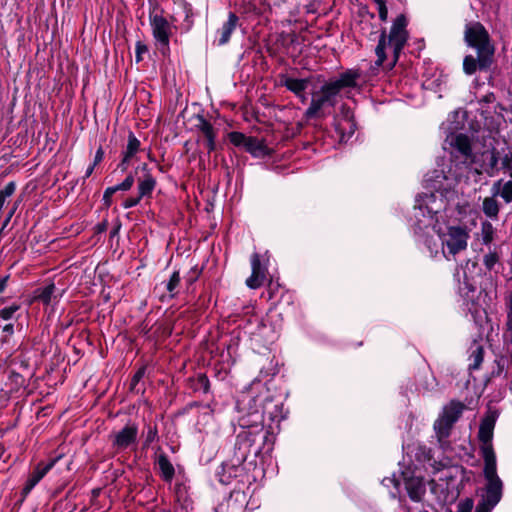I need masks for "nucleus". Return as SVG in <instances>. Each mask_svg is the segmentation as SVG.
Returning <instances> with one entry per match:
<instances>
[{"label":"nucleus","instance_id":"49","mask_svg":"<svg viewBox=\"0 0 512 512\" xmlns=\"http://www.w3.org/2000/svg\"><path fill=\"white\" fill-rule=\"evenodd\" d=\"M3 332L8 334V335H12L13 332H14V327L12 324H7L3 327Z\"/></svg>","mask_w":512,"mask_h":512},{"label":"nucleus","instance_id":"41","mask_svg":"<svg viewBox=\"0 0 512 512\" xmlns=\"http://www.w3.org/2000/svg\"><path fill=\"white\" fill-rule=\"evenodd\" d=\"M227 509H231L232 512H242V506L238 505L232 499H229L226 503Z\"/></svg>","mask_w":512,"mask_h":512},{"label":"nucleus","instance_id":"23","mask_svg":"<svg viewBox=\"0 0 512 512\" xmlns=\"http://www.w3.org/2000/svg\"><path fill=\"white\" fill-rule=\"evenodd\" d=\"M492 195L500 196L506 203H510L512 201V181H507L505 183L498 181L494 183L492 187Z\"/></svg>","mask_w":512,"mask_h":512},{"label":"nucleus","instance_id":"45","mask_svg":"<svg viewBox=\"0 0 512 512\" xmlns=\"http://www.w3.org/2000/svg\"><path fill=\"white\" fill-rule=\"evenodd\" d=\"M131 159L126 158V156L123 155L121 162L118 165V168L121 169L122 172H125L129 166Z\"/></svg>","mask_w":512,"mask_h":512},{"label":"nucleus","instance_id":"48","mask_svg":"<svg viewBox=\"0 0 512 512\" xmlns=\"http://www.w3.org/2000/svg\"><path fill=\"white\" fill-rule=\"evenodd\" d=\"M8 278V276H5L0 279V294L5 290Z\"/></svg>","mask_w":512,"mask_h":512},{"label":"nucleus","instance_id":"7","mask_svg":"<svg viewBox=\"0 0 512 512\" xmlns=\"http://www.w3.org/2000/svg\"><path fill=\"white\" fill-rule=\"evenodd\" d=\"M497 418V411L489 410L482 419L479 426L478 439L481 443L480 453L484 460V465L497 464L496 455L492 444Z\"/></svg>","mask_w":512,"mask_h":512},{"label":"nucleus","instance_id":"44","mask_svg":"<svg viewBox=\"0 0 512 512\" xmlns=\"http://www.w3.org/2000/svg\"><path fill=\"white\" fill-rule=\"evenodd\" d=\"M144 373H145V369L144 368H141L139 369L135 375L133 376V379H132V385H136L139 380L144 376Z\"/></svg>","mask_w":512,"mask_h":512},{"label":"nucleus","instance_id":"53","mask_svg":"<svg viewBox=\"0 0 512 512\" xmlns=\"http://www.w3.org/2000/svg\"><path fill=\"white\" fill-rule=\"evenodd\" d=\"M103 202L105 206L109 207L112 203V196H109V198H105V194H103Z\"/></svg>","mask_w":512,"mask_h":512},{"label":"nucleus","instance_id":"51","mask_svg":"<svg viewBox=\"0 0 512 512\" xmlns=\"http://www.w3.org/2000/svg\"><path fill=\"white\" fill-rule=\"evenodd\" d=\"M222 469H223V471H224V472H226V470H227V469H232V470H234V475H235V476H236V473H237V471H238V467H235V466H233V465H228V464L223 465Z\"/></svg>","mask_w":512,"mask_h":512},{"label":"nucleus","instance_id":"20","mask_svg":"<svg viewBox=\"0 0 512 512\" xmlns=\"http://www.w3.org/2000/svg\"><path fill=\"white\" fill-rule=\"evenodd\" d=\"M360 77L358 70H348L342 73L337 79L328 81L334 89L340 93L343 88L354 87L356 80Z\"/></svg>","mask_w":512,"mask_h":512},{"label":"nucleus","instance_id":"4","mask_svg":"<svg viewBox=\"0 0 512 512\" xmlns=\"http://www.w3.org/2000/svg\"><path fill=\"white\" fill-rule=\"evenodd\" d=\"M467 44L477 51V59L467 55L463 61V70L467 75H472L477 69L485 70L492 63L494 47L489 41V34L484 26L478 22L470 24L465 30Z\"/></svg>","mask_w":512,"mask_h":512},{"label":"nucleus","instance_id":"8","mask_svg":"<svg viewBox=\"0 0 512 512\" xmlns=\"http://www.w3.org/2000/svg\"><path fill=\"white\" fill-rule=\"evenodd\" d=\"M329 82L324 83L321 88L312 93L311 103L305 112L307 119L323 116V109L327 106H335L338 92Z\"/></svg>","mask_w":512,"mask_h":512},{"label":"nucleus","instance_id":"30","mask_svg":"<svg viewBox=\"0 0 512 512\" xmlns=\"http://www.w3.org/2000/svg\"><path fill=\"white\" fill-rule=\"evenodd\" d=\"M16 185L9 182L2 190H0V211L2 210L6 200L14 193Z\"/></svg>","mask_w":512,"mask_h":512},{"label":"nucleus","instance_id":"47","mask_svg":"<svg viewBox=\"0 0 512 512\" xmlns=\"http://www.w3.org/2000/svg\"><path fill=\"white\" fill-rule=\"evenodd\" d=\"M118 191V189H116V185L115 186H111V187H108L104 194H105V198H109V196H113L114 193H116Z\"/></svg>","mask_w":512,"mask_h":512},{"label":"nucleus","instance_id":"9","mask_svg":"<svg viewBox=\"0 0 512 512\" xmlns=\"http://www.w3.org/2000/svg\"><path fill=\"white\" fill-rule=\"evenodd\" d=\"M464 409L460 402L451 401L443 409L441 416L434 423V430L439 440L448 437L454 423L459 419Z\"/></svg>","mask_w":512,"mask_h":512},{"label":"nucleus","instance_id":"6","mask_svg":"<svg viewBox=\"0 0 512 512\" xmlns=\"http://www.w3.org/2000/svg\"><path fill=\"white\" fill-rule=\"evenodd\" d=\"M486 484L480 490L475 512H492L503 496V482L497 475V464L484 465Z\"/></svg>","mask_w":512,"mask_h":512},{"label":"nucleus","instance_id":"21","mask_svg":"<svg viewBox=\"0 0 512 512\" xmlns=\"http://www.w3.org/2000/svg\"><path fill=\"white\" fill-rule=\"evenodd\" d=\"M56 460H52L50 463L40 466L38 465L34 472L28 478L24 488L23 493L27 495L31 492V490L36 486V484L52 469L55 465Z\"/></svg>","mask_w":512,"mask_h":512},{"label":"nucleus","instance_id":"43","mask_svg":"<svg viewBox=\"0 0 512 512\" xmlns=\"http://www.w3.org/2000/svg\"><path fill=\"white\" fill-rule=\"evenodd\" d=\"M383 485H385L386 487H389V485H394L395 488H397L399 486V480L396 479L395 477L393 478H384L383 481H382Z\"/></svg>","mask_w":512,"mask_h":512},{"label":"nucleus","instance_id":"28","mask_svg":"<svg viewBox=\"0 0 512 512\" xmlns=\"http://www.w3.org/2000/svg\"><path fill=\"white\" fill-rule=\"evenodd\" d=\"M481 239L484 244H490L494 238V227L490 222H483L481 225Z\"/></svg>","mask_w":512,"mask_h":512},{"label":"nucleus","instance_id":"15","mask_svg":"<svg viewBox=\"0 0 512 512\" xmlns=\"http://www.w3.org/2000/svg\"><path fill=\"white\" fill-rule=\"evenodd\" d=\"M251 276L246 280V285L251 289H257L262 286L266 278V268L260 262V256L254 253L251 256Z\"/></svg>","mask_w":512,"mask_h":512},{"label":"nucleus","instance_id":"11","mask_svg":"<svg viewBox=\"0 0 512 512\" xmlns=\"http://www.w3.org/2000/svg\"><path fill=\"white\" fill-rule=\"evenodd\" d=\"M150 25L153 37L161 45V51L165 54L169 49L170 36L172 35L171 23L160 14H151Z\"/></svg>","mask_w":512,"mask_h":512},{"label":"nucleus","instance_id":"2","mask_svg":"<svg viewBox=\"0 0 512 512\" xmlns=\"http://www.w3.org/2000/svg\"><path fill=\"white\" fill-rule=\"evenodd\" d=\"M250 416L252 421L245 416L239 419V425L242 428L236 441V446L240 451L239 462L244 461L250 454L257 456L271 451L274 444L273 433L264 429L262 424V413L255 409Z\"/></svg>","mask_w":512,"mask_h":512},{"label":"nucleus","instance_id":"31","mask_svg":"<svg viewBox=\"0 0 512 512\" xmlns=\"http://www.w3.org/2000/svg\"><path fill=\"white\" fill-rule=\"evenodd\" d=\"M210 382L206 375L199 374L196 378V390H202L204 393H207L209 391Z\"/></svg>","mask_w":512,"mask_h":512},{"label":"nucleus","instance_id":"32","mask_svg":"<svg viewBox=\"0 0 512 512\" xmlns=\"http://www.w3.org/2000/svg\"><path fill=\"white\" fill-rule=\"evenodd\" d=\"M474 501L471 498L461 500L457 505V512H472Z\"/></svg>","mask_w":512,"mask_h":512},{"label":"nucleus","instance_id":"36","mask_svg":"<svg viewBox=\"0 0 512 512\" xmlns=\"http://www.w3.org/2000/svg\"><path fill=\"white\" fill-rule=\"evenodd\" d=\"M134 184V177L132 174H129L123 182H121L120 184L116 185V189H118V191H128L131 189V187L133 186Z\"/></svg>","mask_w":512,"mask_h":512},{"label":"nucleus","instance_id":"54","mask_svg":"<svg viewBox=\"0 0 512 512\" xmlns=\"http://www.w3.org/2000/svg\"><path fill=\"white\" fill-rule=\"evenodd\" d=\"M16 208H17V206H16V205L12 208V210L10 211V213H9V215H8V217H7L6 222H8V221L11 219V217L13 216V214H14V213H15V211H16Z\"/></svg>","mask_w":512,"mask_h":512},{"label":"nucleus","instance_id":"3","mask_svg":"<svg viewBox=\"0 0 512 512\" xmlns=\"http://www.w3.org/2000/svg\"><path fill=\"white\" fill-rule=\"evenodd\" d=\"M425 182L427 187L434 190V192L419 196L416 199V206L422 204L423 199L427 196H433L438 200L443 199L442 220L448 216L461 220L467 214L470 206L464 198L459 197L455 190L458 183L457 177H450L443 172H437L435 178H427Z\"/></svg>","mask_w":512,"mask_h":512},{"label":"nucleus","instance_id":"33","mask_svg":"<svg viewBox=\"0 0 512 512\" xmlns=\"http://www.w3.org/2000/svg\"><path fill=\"white\" fill-rule=\"evenodd\" d=\"M376 6H377V12L379 15V18L382 21H386L388 17V10L385 4L384 0H375Z\"/></svg>","mask_w":512,"mask_h":512},{"label":"nucleus","instance_id":"25","mask_svg":"<svg viewBox=\"0 0 512 512\" xmlns=\"http://www.w3.org/2000/svg\"><path fill=\"white\" fill-rule=\"evenodd\" d=\"M482 210L487 217L496 219L499 212V205L496 200V196L492 195L491 197L484 198L482 203Z\"/></svg>","mask_w":512,"mask_h":512},{"label":"nucleus","instance_id":"50","mask_svg":"<svg viewBox=\"0 0 512 512\" xmlns=\"http://www.w3.org/2000/svg\"><path fill=\"white\" fill-rule=\"evenodd\" d=\"M487 154L490 158L491 166L494 167L497 164V159L495 157L494 152H487Z\"/></svg>","mask_w":512,"mask_h":512},{"label":"nucleus","instance_id":"37","mask_svg":"<svg viewBox=\"0 0 512 512\" xmlns=\"http://www.w3.org/2000/svg\"><path fill=\"white\" fill-rule=\"evenodd\" d=\"M497 261L498 257L495 253H489L484 256V264L488 269H492Z\"/></svg>","mask_w":512,"mask_h":512},{"label":"nucleus","instance_id":"26","mask_svg":"<svg viewBox=\"0 0 512 512\" xmlns=\"http://www.w3.org/2000/svg\"><path fill=\"white\" fill-rule=\"evenodd\" d=\"M140 150V141L136 138V136L130 132L128 135V143L126 149L123 151L122 155L126 156V158L133 159L136 153Z\"/></svg>","mask_w":512,"mask_h":512},{"label":"nucleus","instance_id":"12","mask_svg":"<svg viewBox=\"0 0 512 512\" xmlns=\"http://www.w3.org/2000/svg\"><path fill=\"white\" fill-rule=\"evenodd\" d=\"M401 478L404 482L409 497L413 501L421 500L426 491L422 476L417 474L416 470H411L408 468L401 472Z\"/></svg>","mask_w":512,"mask_h":512},{"label":"nucleus","instance_id":"13","mask_svg":"<svg viewBox=\"0 0 512 512\" xmlns=\"http://www.w3.org/2000/svg\"><path fill=\"white\" fill-rule=\"evenodd\" d=\"M138 427L134 423H128L120 431L112 436V446L117 451L130 449L137 443Z\"/></svg>","mask_w":512,"mask_h":512},{"label":"nucleus","instance_id":"19","mask_svg":"<svg viewBox=\"0 0 512 512\" xmlns=\"http://www.w3.org/2000/svg\"><path fill=\"white\" fill-rule=\"evenodd\" d=\"M238 23V17L234 13H230L226 22L217 31L216 39L219 46L225 45L230 40L231 34L235 31Z\"/></svg>","mask_w":512,"mask_h":512},{"label":"nucleus","instance_id":"18","mask_svg":"<svg viewBox=\"0 0 512 512\" xmlns=\"http://www.w3.org/2000/svg\"><path fill=\"white\" fill-rule=\"evenodd\" d=\"M310 83L309 78L298 79L285 76L282 79V84L297 97L301 98L302 102L306 100L305 90Z\"/></svg>","mask_w":512,"mask_h":512},{"label":"nucleus","instance_id":"38","mask_svg":"<svg viewBox=\"0 0 512 512\" xmlns=\"http://www.w3.org/2000/svg\"><path fill=\"white\" fill-rule=\"evenodd\" d=\"M142 197H140V195L138 194L137 197H130V198H127L124 202H123V208L125 209H129V208H132L136 205L139 204V202L141 201Z\"/></svg>","mask_w":512,"mask_h":512},{"label":"nucleus","instance_id":"35","mask_svg":"<svg viewBox=\"0 0 512 512\" xmlns=\"http://www.w3.org/2000/svg\"><path fill=\"white\" fill-rule=\"evenodd\" d=\"M156 438H157V429H156V427L148 426L147 427V432L145 434L144 446L148 447L152 442L155 441Z\"/></svg>","mask_w":512,"mask_h":512},{"label":"nucleus","instance_id":"29","mask_svg":"<svg viewBox=\"0 0 512 512\" xmlns=\"http://www.w3.org/2000/svg\"><path fill=\"white\" fill-rule=\"evenodd\" d=\"M180 283L179 272L175 271L170 276V279L165 283V288L169 292L170 297H174L177 294V287Z\"/></svg>","mask_w":512,"mask_h":512},{"label":"nucleus","instance_id":"22","mask_svg":"<svg viewBox=\"0 0 512 512\" xmlns=\"http://www.w3.org/2000/svg\"><path fill=\"white\" fill-rule=\"evenodd\" d=\"M451 145L460 152L465 160H471V143L469 138L464 134H458L452 137Z\"/></svg>","mask_w":512,"mask_h":512},{"label":"nucleus","instance_id":"5","mask_svg":"<svg viewBox=\"0 0 512 512\" xmlns=\"http://www.w3.org/2000/svg\"><path fill=\"white\" fill-rule=\"evenodd\" d=\"M407 20L404 15H399L390 30L389 36L386 37L385 33L381 34L378 45L376 47V55L377 60L375 62L374 69H378L386 59L385 50L387 47L391 48L393 51V61L389 65V69L395 65L399 58V54L403 49L406 41H407V31H406Z\"/></svg>","mask_w":512,"mask_h":512},{"label":"nucleus","instance_id":"10","mask_svg":"<svg viewBox=\"0 0 512 512\" xmlns=\"http://www.w3.org/2000/svg\"><path fill=\"white\" fill-rule=\"evenodd\" d=\"M228 139L234 146L244 148L253 157H264L270 153L264 140L256 137H249L241 132L233 131L228 134Z\"/></svg>","mask_w":512,"mask_h":512},{"label":"nucleus","instance_id":"17","mask_svg":"<svg viewBox=\"0 0 512 512\" xmlns=\"http://www.w3.org/2000/svg\"><path fill=\"white\" fill-rule=\"evenodd\" d=\"M142 175L138 177V194L142 198H149L156 187V179L148 169L147 164L141 166Z\"/></svg>","mask_w":512,"mask_h":512},{"label":"nucleus","instance_id":"40","mask_svg":"<svg viewBox=\"0 0 512 512\" xmlns=\"http://www.w3.org/2000/svg\"><path fill=\"white\" fill-rule=\"evenodd\" d=\"M146 51H147V47L144 44L138 42L136 45V61L137 62L142 60L141 55H142V53H145Z\"/></svg>","mask_w":512,"mask_h":512},{"label":"nucleus","instance_id":"39","mask_svg":"<svg viewBox=\"0 0 512 512\" xmlns=\"http://www.w3.org/2000/svg\"><path fill=\"white\" fill-rule=\"evenodd\" d=\"M181 8L185 16V21H187L186 28L189 29L192 24V22L190 21V17L192 16V9L187 4H183Z\"/></svg>","mask_w":512,"mask_h":512},{"label":"nucleus","instance_id":"42","mask_svg":"<svg viewBox=\"0 0 512 512\" xmlns=\"http://www.w3.org/2000/svg\"><path fill=\"white\" fill-rule=\"evenodd\" d=\"M482 360H483L482 349L478 348L477 351L474 353V365H473V367L477 368L479 366V364L482 362Z\"/></svg>","mask_w":512,"mask_h":512},{"label":"nucleus","instance_id":"46","mask_svg":"<svg viewBox=\"0 0 512 512\" xmlns=\"http://www.w3.org/2000/svg\"><path fill=\"white\" fill-rule=\"evenodd\" d=\"M103 155H104V153H103L102 149H98L95 154L93 165L96 166L99 162H101L103 159Z\"/></svg>","mask_w":512,"mask_h":512},{"label":"nucleus","instance_id":"55","mask_svg":"<svg viewBox=\"0 0 512 512\" xmlns=\"http://www.w3.org/2000/svg\"><path fill=\"white\" fill-rule=\"evenodd\" d=\"M220 482H222L224 484H228L229 483V478H226L225 475H221L220 476Z\"/></svg>","mask_w":512,"mask_h":512},{"label":"nucleus","instance_id":"56","mask_svg":"<svg viewBox=\"0 0 512 512\" xmlns=\"http://www.w3.org/2000/svg\"><path fill=\"white\" fill-rule=\"evenodd\" d=\"M172 21H173V22L177 21L176 16H173V17H172Z\"/></svg>","mask_w":512,"mask_h":512},{"label":"nucleus","instance_id":"24","mask_svg":"<svg viewBox=\"0 0 512 512\" xmlns=\"http://www.w3.org/2000/svg\"><path fill=\"white\" fill-rule=\"evenodd\" d=\"M157 465L160 469L163 479L167 482H170L174 477L175 470L172 463L169 461L165 454L162 453L158 456Z\"/></svg>","mask_w":512,"mask_h":512},{"label":"nucleus","instance_id":"27","mask_svg":"<svg viewBox=\"0 0 512 512\" xmlns=\"http://www.w3.org/2000/svg\"><path fill=\"white\" fill-rule=\"evenodd\" d=\"M55 289L56 288L54 284H49L43 288H40L37 290L35 298L44 304H50L54 297Z\"/></svg>","mask_w":512,"mask_h":512},{"label":"nucleus","instance_id":"16","mask_svg":"<svg viewBox=\"0 0 512 512\" xmlns=\"http://www.w3.org/2000/svg\"><path fill=\"white\" fill-rule=\"evenodd\" d=\"M196 120L197 123L195 124V128L205 138V145L208 152L210 153L216 149V130L214 129L213 125L203 116L198 115Z\"/></svg>","mask_w":512,"mask_h":512},{"label":"nucleus","instance_id":"1","mask_svg":"<svg viewBox=\"0 0 512 512\" xmlns=\"http://www.w3.org/2000/svg\"><path fill=\"white\" fill-rule=\"evenodd\" d=\"M443 199L427 196L423 203L414 207L415 233L427 234L423 244L430 256L441 253L447 260L466 250L469 232L460 226H449L442 220Z\"/></svg>","mask_w":512,"mask_h":512},{"label":"nucleus","instance_id":"14","mask_svg":"<svg viewBox=\"0 0 512 512\" xmlns=\"http://www.w3.org/2000/svg\"><path fill=\"white\" fill-rule=\"evenodd\" d=\"M335 130L340 135L341 140L349 138L354 134L355 123L350 109L346 106L341 107V114L335 118Z\"/></svg>","mask_w":512,"mask_h":512},{"label":"nucleus","instance_id":"34","mask_svg":"<svg viewBox=\"0 0 512 512\" xmlns=\"http://www.w3.org/2000/svg\"><path fill=\"white\" fill-rule=\"evenodd\" d=\"M19 309L18 305H12L5 307L0 310V318L3 320H9L13 317L14 313Z\"/></svg>","mask_w":512,"mask_h":512},{"label":"nucleus","instance_id":"52","mask_svg":"<svg viewBox=\"0 0 512 512\" xmlns=\"http://www.w3.org/2000/svg\"><path fill=\"white\" fill-rule=\"evenodd\" d=\"M94 168H95V165H93V164H92V165H90V166L87 168V170H86V172H85V178H88V177H90V176H91V174H92V173H93V171H94Z\"/></svg>","mask_w":512,"mask_h":512}]
</instances>
